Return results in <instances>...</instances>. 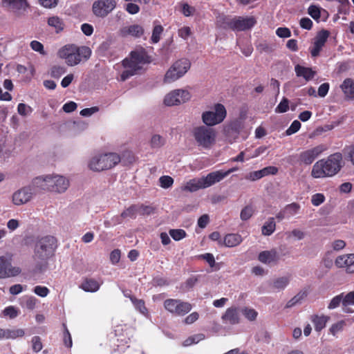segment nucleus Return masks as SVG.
I'll list each match as a JSON object with an SVG mask.
<instances>
[{"mask_svg": "<svg viewBox=\"0 0 354 354\" xmlns=\"http://www.w3.org/2000/svg\"><path fill=\"white\" fill-rule=\"evenodd\" d=\"M151 62L152 57L145 48L143 47L136 48L129 53V57L124 59L122 62L124 70L120 75L121 80L125 81L138 74L142 69V65L150 64Z\"/></svg>", "mask_w": 354, "mask_h": 354, "instance_id": "f257e3e1", "label": "nucleus"}, {"mask_svg": "<svg viewBox=\"0 0 354 354\" xmlns=\"http://www.w3.org/2000/svg\"><path fill=\"white\" fill-rule=\"evenodd\" d=\"M343 157L340 152L330 154L327 158H323L315 163L311 176L315 178L332 177L342 169Z\"/></svg>", "mask_w": 354, "mask_h": 354, "instance_id": "f03ea898", "label": "nucleus"}, {"mask_svg": "<svg viewBox=\"0 0 354 354\" xmlns=\"http://www.w3.org/2000/svg\"><path fill=\"white\" fill-rule=\"evenodd\" d=\"M91 55V50L88 47H77L73 44L66 45L59 50V57L71 66L80 64L82 60H87Z\"/></svg>", "mask_w": 354, "mask_h": 354, "instance_id": "7ed1b4c3", "label": "nucleus"}, {"mask_svg": "<svg viewBox=\"0 0 354 354\" xmlns=\"http://www.w3.org/2000/svg\"><path fill=\"white\" fill-rule=\"evenodd\" d=\"M192 136L198 147L211 149L216 143V131L207 125L195 127L192 130Z\"/></svg>", "mask_w": 354, "mask_h": 354, "instance_id": "20e7f679", "label": "nucleus"}, {"mask_svg": "<svg viewBox=\"0 0 354 354\" xmlns=\"http://www.w3.org/2000/svg\"><path fill=\"white\" fill-rule=\"evenodd\" d=\"M33 183L44 190L59 193L66 191L69 185V181L62 176L37 177Z\"/></svg>", "mask_w": 354, "mask_h": 354, "instance_id": "39448f33", "label": "nucleus"}, {"mask_svg": "<svg viewBox=\"0 0 354 354\" xmlns=\"http://www.w3.org/2000/svg\"><path fill=\"white\" fill-rule=\"evenodd\" d=\"M120 156L116 153H108L93 157L88 163L94 171H102L113 168L120 162Z\"/></svg>", "mask_w": 354, "mask_h": 354, "instance_id": "423d86ee", "label": "nucleus"}, {"mask_svg": "<svg viewBox=\"0 0 354 354\" xmlns=\"http://www.w3.org/2000/svg\"><path fill=\"white\" fill-rule=\"evenodd\" d=\"M57 248V239L53 236L39 239L35 247V257L41 261H46L54 255Z\"/></svg>", "mask_w": 354, "mask_h": 354, "instance_id": "0eeeda50", "label": "nucleus"}, {"mask_svg": "<svg viewBox=\"0 0 354 354\" xmlns=\"http://www.w3.org/2000/svg\"><path fill=\"white\" fill-rule=\"evenodd\" d=\"M191 63L186 58L175 62L166 72L164 77L165 83H171L182 77L190 68Z\"/></svg>", "mask_w": 354, "mask_h": 354, "instance_id": "6e6552de", "label": "nucleus"}, {"mask_svg": "<svg viewBox=\"0 0 354 354\" xmlns=\"http://www.w3.org/2000/svg\"><path fill=\"white\" fill-rule=\"evenodd\" d=\"M226 116L227 111L224 105L216 103L214 105L212 111H204L201 118L205 125L212 127L223 122Z\"/></svg>", "mask_w": 354, "mask_h": 354, "instance_id": "1a4fd4ad", "label": "nucleus"}, {"mask_svg": "<svg viewBox=\"0 0 354 354\" xmlns=\"http://www.w3.org/2000/svg\"><path fill=\"white\" fill-rule=\"evenodd\" d=\"M165 308L176 316H184L192 308L191 304L176 299H167L164 301Z\"/></svg>", "mask_w": 354, "mask_h": 354, "instance_id": "9d476101", "label": "nucleus"}, {"mask_svg": "<svg viewBox=\"0 0 354 354\" xmlns=\"http://www.w3.org/2000/svg\"><path fill=\"white\" fill-rule=\"evenodd\" d=\"M21 272L20 267L12 266L11 257H0V279L15 277Z\"/></svg>", "mask_w": 354, "mask_h": 354, "instance_id": "9b49d317", "label": "nucleus"}, {"mask_svg": "<svg viewBox=\"0 0 354 354\" xmlns=\"http://www.w3.org/2000/svg\"><path fill=\"white\" fill-rule=\"evenodd\" d=\"M327 149L328 147L326 145L321 144L317 145L311 149L301 151L299 155V160L304 165H311Z\"/></svg>", "mask_w": 354, "mask_h": 354, "instance_id": "f8f14e48", "label": "nucleus"}, {"mask_svg": "<svg viewBox=\"0 0 354 354\" xmlns=\"http://www.w3.org/2000/svg\"><path fill=\"white\" fill-rule=\"evenodd\" d=\"M116 5L115 0H97L93 3L92 11L96 17L104 18L114 10Z\"/></svg>", "mask_w": 354, "mask_h": 354, "instance_id": "ddd939ff", "label": "nucleus"}, {"mask_svg": "<svg viewBox=\"0 0 354 354\" xmlns=\"http://www.w3.org/2000/svg\"><path fill=\"white\" fill-rule=\"evenodd\" d=\"M191 97L189 91L183 89H176L168 93L164 99L167 106H175L188 101Z\"/></svg>", "mask_w": 354, "mask_h": 354, "instance_id": "4468645a", "label": "nucleus"}, {"mask_svg": "<svg viewBox=\"0 0 354 354\" xmlns=\"http://www.w3.org/2000/svg\"><path fill=\"white\" fill-rule=\"evenodd\" d=\"M244 127V122L242 118L236 119L227 124L223 129L224 134L230 142L235 140Z\"/></svg>", "mask_w": 354, "mask_h": 354, "instance_id": "2eb2a0df", "label": "nucleus"}, {"mask_svg": "<svg viewBox=\"0 0 354 354\" xmlns=\"http://www.w3.org/2000/svg\"><path fill=\"white\" fill-rule=\"evenodd\" d=\"M330 32L324 29L317 33L314 38L313 46L310 48V53L313 57H316L319 55L320 52L327 41Z\"/></svg>", "mask_w": 354, "mask_h": 354, "instance_id": "dca6fc26", "label": "nucleus"}, {"mask_svg": "<svg viewBox=\"0 0 354 354\" xmlns=\"http://www.w3.org/2000/svg\"><path fill=\"white\" fill-rule=\"evenodd\" d=\"M33 195L30 187H24L12 194V202L15 205H21L29 202Z\"/></svg>", "mask_w": 354, "mask_h": 354, "instance_id": "f3484780", "label": "nucleus"}, {"mask_svg": "<svg viewBox=\"0 0 354 354\" xmlns=\"http://www.w3.org/2000/svg\"><path fill=\"white\" fill-rule=\"evenodd\" d=\"M1 6L17 15L26 11L30 6L27 0H2Z\"/></svg>", "mask_w": 354, "mask_h": 354, "instance_id": "a211bd4d", "label": "nucleus"}, {"mask_svg": "<svg viewBox=\"0 0 354 354\" xmlns=\"http://www.w3.org/2000/svg\"><path fill=\"white\" fill-rule=\"evenodd\" d=\"M256 20L254 17H234L233 21L234 31H244L252 28L255 24Z\"/></svg>", "mask_w": 354, "mask_h": 354, "instance_id": "6ab92c4d", "label": "nucleus"}, {"mask_svg": "<svg viewBox=\"0 0 354 354\" xmlns=\"http://www.w3.org/2000/svg\"><path fill=\"white\" fill-rule=\"evenodd\" d=\"M144 32L145 30L142 26L138 24H133L120 28L119 30V35L122 37L131 36L133 37L139 38L144 34Z\"/></svg>", "mask_w": 354, "mask_h": 354, "instance_id": "aec40b11", "label": "nucleus"}, {"mask_svg": "<svg viewBox=\"0 0 354 354\" xmlns=\"http://www.w3.org/2000/svg\"><path fill=\"white\" fill-rule=\"evenodd\" d=\"M278 171L279 169L277 167L268 166L262 169L250 172L246 178L254 181L268 175H275L278 173Z\"/></svg>", "mask_w": 354, "mask_h": 354, "instance_id": "412c9836", "label": "nucleus"}, {"mask_svg": "<svg viewBox=\"0 0 354 354\" xmlns=\"http://www.w3.org/2000/svg\"><path fill=\"white\" fill-rule=\"evenodd\" d=\"M335 265L339 268H345L348 273H354V254L338 257Z\"/></svg>", "mask_w": 354, "mask_h": 354, "instance_id": "4be33fe9", "label": "nucleus"}, {"mask_svg": "<svg viewBox=\"0 0 354 354\" xmlns=\"http://www.w3.org/2000/svg\"><path fill=\"white\" fill-rule=\"evenodd\" d=\"M225 176L223 170H218L216 171L210 172L206 176L202 177L203 187L207 188L214 185L216 183L221 182Z\"/></svg>", "mask_w": 354, "mask_h": 354, "instance_id": "5701e85b", "label": "nucleus"}, {"mask_svg": "<svg viewBox=\"0 0 354 354\" xmlns=\"http://www.w3.org/2000/svg\"><path fill=\"white\" fill-rule=\"evenodd\" d=\"M295 71L297 77H303L306 82L310 81L316 75V71H313L312 68L305 67L300 64L295 65Z\"/></svg>", "mask_w": 354, "mask_h": 354, "instance_id": "b1692460", "label": "nucleus"}, {"mask_svg": "<svg viewBox=\"0 0 354 354\" xmlns=\"http://www.w3.org/2000/svg\"><path fill=\"white\" fill-rule=\"evenodd\" d=\"M222 319L224 322L232 325L239 324L240 318L238 309L236 307H231L227 308L225 313L223 315Z\"/></svg>", "mask_w": 354, "mask_h": 354, "instance_id": "393cba45", "label": "nucleus"}, {"mask_svg": "<svg viewBox=\"0 0 354 354\" xmlns=\"http://www.w3.org/2000/svg\"><path fill=\"white\" fill-rule=\"evenodd\" d=\"M101 284L102 282L95 279L86 277L83 279L80 288L85 292H95L100 289Z\"/></svg>", "mask_w": 354, "mask_h": 354, "instance_id": "a878e982", "label": "nucleus"}, {"mask_svg": "<svg viewBox=\"0 0 354 354\" xmlns=\"http://www.w3.org/2000/svg\"><path fill=\"white\" fill-rule=\"evenodd\" d=\"M259 261L263 263H270L277 262L279 260V256L276 250H266L259 253L258 257Z\"/></svg>", "mask_w": 354, "mask_h": 354, "instance_id": "bb28decb", "label": "nucleus"}, {"mask_svg": "<svg viewBox=\"0 0 354 354\" xmlns=\"http://www.w3.org/2000/svg\"><path fill=\"white\" fill-rule=\"evenodd\" d=\"M340 87L347 99L354 100V81L351 78L345 79Z\"/></svg>", "mask_w": 354, "mask_h": 354, "instance_id": "cd10ccee", "label": "nucleus"}, {"mask_svg": "<svg viewBox=\"0 0 354 354\" xmlns=\"http://www.w3.org/2000/svg\"><path fill=\"white\" fill-rule=\"evenodd\" d=\"M328 319L329 317L326 315H313L310 317V320L314 324L315 330L317 332H320L326 327Z\"/></svg>", "mask_w": 354, "mask_h": 354, "instance_id": "c85d7f7f", "label": "nucleus"}, {"mask_svg": "<svg viewBox=\"0 0 354 354\" xmlns=\"http://www.w3.org/2000/svg\"><path fill=\"white\" fill-rule=\"evenodd\" d=\"M204 185L203 183L202 178H193L189 180L186 185L183 187V189L184 191H189L191 192H196L201 189H205L203 187Z\"/></svg>", "mask_w": 354, "mask_h": 354, "instance_id": "c756f323", "label": "nucleus"}, {"mask_svg": "<svg viewBox=\"0 0 354 354\" xmlns=\"http://www.w3.org/2000/svg\"><path fill=\"white\" fill-rule=\"evenodd\" d=\"M241 242V236L238 234H228L224 237V244L229 248L235 247Z\"/></svg>", "mask_w": 354, "mask_h": 354, "instance_id": "7c9ffc66", "label": "nucleus"}, {"mask_svg": "<svg viewBox=\"0 0 354 354\" xmlns=\"http://www.w3.org/2000/svg\"><path fill=\"white\" fill-rule=\"evenodd\" d=\"M48 25L55 28V32L59 33L64 29L65 24L63 20L57 16H53L48 19Z\"/></svg>", "mask_w": 354, "mask_h": 354, "instance_id": "2f4dec72", "label": "nucleus"}, {"mask_svg": "<svg viewBox=\"0 0 354 354\" xmlns=\"http://www.w3.org/2000/svg\"><path fill=\"white\" fill-rule=\"evenodd\" d=\"M234 17L227 15H221L217 17V24L223 29H230L232 30L233 28Z\"/></svg>", "mask_w": 354, "mask_h": 354, "instance_id": "473e14b6", "label": "nucleus"}, {"mask_svg": "<svg viewBox=\"0 0 354 354\" xmlns=\"http://www.w3.org/2000/svg\"><path fill=\"white\" fill-rule=\"evenodd\" d=\"M275 229L276 223L274 222V218L270 217L262 226L261 232L263 235L270 236L274 232Z\"/></svg>", "mask_w": 354, "mask_h": 354, "instance_id": "72a5a7b5", "label": "nucleus"}, {"mask_svg": "<svg viewBox=\"0 0 354 354\" xmlns=\"http://www.w3.org/2000/svg\"><path fill=\"white\" fill-rule=\"evenodd\" d=\"M290 283V277H281L275 279L272 283L274 290H283Z\"/></svg>", "mask_w": 354, "mask_h": 354, "instance_id": "f704fd0d", "label": "nucleus"}, {"mask_svg": "<svg viewBox=\"0 0 354 354\" xmlns=\"http://www.w3.org/2000/svg\"><path fill=\"white\" fill-rule=\"evenodd\" d=\"M37 303V299L35 297L26 295L22 298L21 306L30 310H32L35 308Z\"/></svg>", "mask_w": 354, "mask_h": 354, "instance_id": "c9c22d12", "label": "nucleus"}, {"mask_svg": "<svg viewBox=\"0 0 354 354\" xmlns=\"http://www.w3.org/2000/svg\"><path fill=\"white\" fill-rule=\"evenodd\" d=\"M19 313L20 311L17 307L14 306H9L4 308L1 316L9 317L10 319H15L19 315Z\"/></svg>", "mask_w": 354, "mask_h": 354, "instance_id": "e433bc0d", "label": "nucleus"}, {"mask_svg": "<svg viewBox=\"0 0 354 354\" xmlns=\"http://www.w3.org/2000/svg\"><path fill=\"white\" fill-rule=\"evenodd\" d=\"M163 30L164 28L160 24L154 25L151 37V41L152 44H157L158 42H159Z\"/></svg>", "mask_w": 354, "mask_h": 354, "instance_id": "4c0bfd02", "label": "nucleus"}, {"mask_svg": "<svg viewBox=\"0 0 354 354\" xmlns=\"http://www.w3.org/2000/svg\"><path fill=\"white\" fill-rule=\"evenodd\" d=\"M24 335L25 331L21 328L6 329V339L22 337Z\"/></svg>", "mask_w": 354, "mask_h": 354, "instance_id": "58836bf2", "label": "nucleus"}, {"mask_svg": "<svg viewBox=\"0 0 354 354\" xmlns=\"http://www.w3.org/2000/svg\"><path fill=\"white\" fill-rule=\"evenodd\" d=\"M137 214H138V205H132L122 212L121 216L124 218H135Z\"/></svg>", "mask_w": 354, "mask_h": 354, "instance_id": "ea45409f", "label": "nucleus"}, {"mask_svg": "<svg viewBox=\"0 0 354 354\" xmlns=\"http://www.w3.org/2000/svg\"><path fill=\"white\" fill-rule=\"evenodd\" d=\"M129 298L136 308L141 313L145 314L147 312L145 301L142 299H137L134 296H130Z\"/></svg>", "mask_w": 354, "mask_h": 354, "instance_id": "a19ab883", "label": "nucleus"}, {"mask_svg": "<svg viewBox=\"0 0 354 354\" xmlns=\"http://www.w3.org/2000/svg\"><path fill=\"white\" fill-rule=\"evenodd\" d=\"M306 297V293L305 292H299L286 303V308H289L294 306L297 304L299 303L301 300H303Z\"/></svg>", "mask_w": 354, "mask_h": 354, "instance_id": "79ce46f5", "label": "nucleus"}, {"mask_svg": "<svg viewBox=\"0 0 354 354\" xmlns=\"http://www.w3.org/2000/svg\"><path fill=\"white\" fill-rule=\"evenodd\" d=\"M170 236L175 241H180L187 236V233L182 229H172L169 232Z\"/></svg>", "mask_w": 354, "mask_h": 354, "instance_id": "37998d69", "label": "nucleus"}, {"mask_svg": "<svg viewBox=\"0 0 354 354\" xmlns=\"http://www.w3.org/2000/svg\"><path fill=\"white\" fill-rule=\"evenodd\" d=\"M155 208L151 205H138V214L142 216H148L153 214Z\"/></svg>", "mask_w": 354, "mask_h": 354, "instance_id": "c03bdc74", "label": "nucleus"}, {"mask_svg": "<svg viewBox=\"0 0 354 354\" xmlns=\"http://www.w3.org/2000/svg\"><path fill=\"white\" fill-rule=\"evenodd\" d=\"M62 327H63V330H64L63 340H64V345L67 348H71L73 345L71 333H70V332L66 326V324L65 323L62 324Z\"/></svg>", "mask_w": 354, "mask_h": 354, "instance_id": "a18cd8bd", "label": "nucleus"}, {"mask_svg": "<svg viewBox=\"0 0 354 354\" xmlns=\"http://www.w3.org/2000/svg\"><path fill=\"white\" fill-rule=\"evenodd\" d=\"M346 322L344 320H341L337 322V323L333 324L330 326L329 330L333 336H335L337 333L341 332L344 330Z\"/></svg>", "mask_w": 354, "mask_h": 354, "instance_id": "49530a36", "label": "nucleus"}, {"mask_svg": "<svg viewBox=\"0 0 354 354\" xmlns=\"http://www.w3.org/2000/svg\"><path fill=\"white\" fill-rule=\"evenodd\" d=\"M343 152L346 158L354 165V142L348 146H346L343 149Z\"/></svg>", "mask_w": 354, "mask_h": 354, "instance_id": "de8ad7c7", "label": "nucleus"}, {"mask_svg": "<svg viewBox=\"0 0 354 354\" xmlns=\"http://www.w3.org/2000/svg\"><path fill=\"white\" fill-rule=\"evenodd\" d=\"M242 313L249 321H254L258 315V313L254 309L247 307L242 309Z\"/></svg>", "mask_w": 354, "mask_h": 354, "instance_id": "09e8293b", "label": "nucleus"}, {"mask_svg": "<svg viewBox=\"0 0 354 354\" xmlns=\"http://www.w3.org/2000/svg\"><path fill=\"white\" fill-rule=\"evenodd\" d=\"M342 295V306L346 307L348 306L354 305V291L350 292L346 295L344 293H341Z\"/></svg>", "mask_w": 354, "mask_h": 354, "instance_id": "8fccbe9b", "label": "nucleus"}, {"mask_svg": "<svg viewBox=\"0 0 354 354\" xmlns=\"http://www.w3.org/2000/svg\"><path fill=\"white\" fill-rule=\"evenodd\" d=\"M289 109V100L283 97L280 103L275 108V112L279 113H286Z\"/></svg>", "mask_w": 354, "mask_h": 354, "instance_id": "3c124183", "label": "nucleus"}, {"mask_svg": "<svg viewBox=\"0 0 354 354\" xmlns=\"http://www.w3.org/2000/svg\"><path fill=\"white\" fill-rule=\"evenodd\" d=\"M17 112L21 116H26L32 112V109L24 103H19L17 106Z\"/></svg>", "mask_w": 354, "mask_h": 354, "instance_id": "603ef678", "label": "nucleus"}, {"mask_svg": "<svg viewBox=\"0 0 354 354\" xmlns=\"http://www.w3.org/2000/svg\"><path fill=\"white\" fill-rule=\"evenodd\" d=\"M254 213V209L252 206H245L241 212L240 217L243 221H247L250 218Z\"/></svg>", "mask_w": 354, "mask_h": 354, "instance_id": "864d4df0", "label": "nucleus"}, {"mask_svg": "<svg viewBox=\"0 0 354 354\" xmlns=\"http://www.w3.org/2000/svg\"><path fill=\"white\" fill-rule=\"evenodd\" d=\"M66 72V69L64 66L55 65L53 66L50 69V75L54 78H59Z\"/></svg>", "mask_w": 354, "mask_h": 354, "instance_id": "5fc2aeb1", "label": "nucleus"}, {"mask_svg": "<svg viewBox=\"0 0 354 354\" xmlns=\"http://www.w3.org/2000/svg\"><path fill=\"white\" fill-rule=\"evenodd\" d=\"M165 143L164 138L160 135H153L151 139V146L153 148H158L162 146Z\"/></svg>", "mask_w": 354, "mask_h": 354, "instance_id": "6e6d98bb", "label": "nucleus"}, {"mask_svg": "<svg viewBox=\"0 0 354 354\" xmlns=\"http://www.w3.org/2000/svg\"><path fill=\"white\" fill-rule=\"evenodd\" d=\"M160 185L162 188L167 189L172 186L174 179L169 176H162L159 179Z\"/></svg>", "mask_w": 354, "mask_h": 354, "instance_id": "4d7b16f0", "label": "nucleus"}, {"mask_svg": "<svg viewBox=\"0 0 354 354\" xmlns=\"http://www.w3.org/2000/svg\"><path fill=\"white\" fill-rule=\"evenodd\" d=\"M308 13L310 15V17L313 19H314L316 21H318L321 17L319 8L314 5H311L309 6L308 9Z\"/></svg>", "mask_w": 354, "mask_h": 354, "instance_id": "13d9d810", "label": "nucleus"}, {"mask_svg": "<svg viewBox=\"0 0 354 354\" xmlns=\"http://www.w3.org/2000/svg\"><path fill=\"white\" fill-rule=\"evenodd\" d=\"M300 209L299 204L297 203H292L290 204L287 205L284 208V212H287L288 214L292 216L296 214Z\"/></svg>", "mask_w": 354, "mask_h": 354, "instance_id": "bf43d9fd", "label": "nucleus"}, {"mask_svg": "<svg viewBox=\"0 0 354 354\" xmlns=\"http://www.w3.org/2000/svg\"><path fill=\"white\" fill-rule=\"evenodd\" d=\"M31 342H32V350L35 353H38L42 349L43 344H42L41 339L40 337L34 336L32 338Z\"/></svg>", "mask_w": 354, "mask_h": 354, "instance_id": "052dcab7", "label": "nucleus"}, {"mask_svg": "<svg viewBox=\"0 0 354 354\" xmlns=\"http://www.w3.org/2000/svg\"><path fill=\"white\" fill-rule=\"evenodd\" d=\"M196 11L194 7L189 6L187 3H181V12L185 17L192 16Z\"/></svg>", "mask_w": 354, "mask_h": 354, "instance_id": "680f3d73", "label": "nucleus"}, {"mask_svg": "<svg viewBox=\"0 0 354 354\" xmlns=\"http://www.w3.org/2000/svg\"><path fill=\"white\" fill-rule=\"evenodd\" d=\"M301 128V123L298 120H294L290 126L286 131V133L288 136H290L297 132Z\"/></svg>", "mask_w": 354, "mask_h": 354, "instance_id": "e2e57ef3", "label": "nucleus"}, {"mask_svg": "<svg viewBox=\"0 0 354 354\" xmlns=\"http://www.w3.org/2000/svg\"><path fill=\"white\" fill-rule=\"evenodd\" d=\"M342 295L339 294L334 297L328 306V308L331 310L337 308L340 304H342Z\"/></svg>", "mask_w": 354, "mask_h": 354, "instance_id": "0e129e2a", "label": "nucleus"}, {"mask_svg": "<svg viewBox=\"0 0 354 354\" xmlns=\"http://www.w3.org/2000/svg\"><path fill=\"white\" fill-rule=\"evenodd\" d=\"M33 292L39 297H45L48 295L50 290L46 286H36Z\"/></svg>", "mask_w": 354, "mask_h": 354, "instance_id": "69168bd1", "label": "nucleus"}, {"mask_svg": "<svg viewBox=\"0 0 354 354\" xmlns=\"http://www.w3.org/2000/svg\"><path fill=\"white\" fill-rule=\"evenodd\" d=\"M30 46L33 50L38 52L41 55L46 54V52L44 49V46L41 42L34 40L30 42Z\"/></svg>", "mask_w": 354, "mask_h": 354, "instance_id": "338daca9", "label": "nucleus"}, {"mask_svg": "<svg viewBox=\"0 0 354 354\" xmlns=\"http://www.w3.org/2000/svg\"><path fill=\"white\" fill-rule=\"evenodd\" d=\"M276 34L281 38H288L291 36V32L290 29L286 27L278 28L276 30Z\"/></svg>", "mask_w": 354, "mask_h": 354, "instance_id": "774afa93", "label": "nucleus"}]
</instances>
